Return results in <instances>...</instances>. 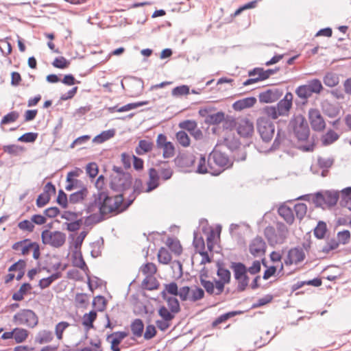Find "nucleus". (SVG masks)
Here are the masks:
<instances>
[{
  "label": "nucleus",
  "instance_id": "1",
  "mask_svg": "<svg viewBox=\"0 0 351 351\" xmlns=\"http://www.w3.org/2000/svg\"><path fill=\"white\" fill-rule=\"evenodd\" d=\"M123 200V196L117 194L114 196L104 193H93L90 201L85 205L84 210L90 213L84 221L85 226H92L106 219V215L119 208Z\"/></svg>",
  "mask_w": 351,
  "mask_h": 351
},
{
  "label": "nucleus",
  "instance_id": "2",
  "mask_svg": "<svg viewBox=\"0 0 351 351\" xmlns=\"http://www.w3.org/2000/svg\"><path fill=\"white\" fill-rule=\"evenodd\" d=\"M293 132L298 140V149L302 152H313L315 147L314 141L309 138L308 125L303 117H297L294 120Z\"/></svg>",
  "mask_w": 351,
  "mask_h": 351
},
{
  "label": "nucleus",
  "instance_id": "3",
  "mask_svg": "<svg viewBox=\"0 0 351 351\" xmlns=\"http://www.w3.org/2000/svg\"><path fill=\"white\" fill-rule=\"evenodd\" d=\"M114 173L110 176V189L124 197V191L130 189L132 184V177L128 172L123 171L121 167L113 165Z\"/></svg>",
  "mask_w": 351,
  "mask_h": 351
},
{
  "label": "nucleus",
  "instance_id": "4",
  "mask_svg": "<svg viewBox=\"0 0 351 351\" xmlns=\"http://www.w3.org/2000/svg\"><path fill=\"white\" fill-rule=\"evenodd\" d=\"M335 162V158L332 156H326L323 155H317L313 158L312 164L310 167V171L313 174H319L322 177L328 176L330 169Z\"/></svg>",
  "mask_w": 351,
  "mask_h": 351
},
{
  "label": "nucleus",
  "instance_id": "5",
  "mask_svg": "<svg viewBox=\"0 0 351 351\" xmlns=\"http://www.w3.org/2000/svg\"><path fill=\"white\" fill-rule=\"evenodd\" d=\"M66 239V234L59 230L51 232L45 229L41 232L42 243L56 248L62 247L65 243Z\"/></svg>",
  "mask_w": 351,
  "mask_h": 351
},
{
  "label": "nucleus",
  "instance_id": "6",
  "mask_svg": "<svg viewBox=\"0 0 351 351\" xmlns=\"http://www.w3.org/2000/svg\"><path fill=\"white\" fill-rule=\"evenodd\" d=\"M13 322L18 325H25L33 328L38 325V317L31 309H22L13 317Z\"/></svg>",
  "mask_w": 351,
  "mask_h": 351
},
{
  "label": "nucleus",
  "instance_id": "7",
  "mask_svg": "<svg viewBox=\"0 0 351 351\" xmlns=\"http://www.w3.org/2000/svg\"><path fill=\"white\" fill-rule=\"evenodd\" d=\"M323 86L319 80H313L307 84L300 86L295 90L297 95L302 99L311 97L313 93H319Z\"/></svg>",
  "mask_w": 351,
  "mask_h": 351
},
{
  "label": "nucleus",
  "instance_id": "8",
  "mask_svg": "<svg viewBox=\"0 0 351 351\" xmlns=\"http://www.w3.org/2000/svg\"><path fill=\"white\" fill-rule=\"evenodd\" d=\"M195 171L199 174L210 173L213 176H217L223 172V169L215 168L213 162H210V158L208 156L206 158V155H200V158Z\"/></svg>",
  "mask_w": 351,
  "mask_h": 351
},
{
  "label": "nucleus",
  "instance_id": "9",
  "mask_svg": "<svg viewBox=\"0 0 351 351\" xmlns=\"http://www.w3.org/2000/svg\"><path fill=\"white\" fill-rule=\"evenodd\" d=\"M257 128L261 138L265 141H270L274 134V125L266 117H260L257 120Z\"/></svg>",
  "mask_w": 351,
  "mask_h": 351
},
{
  "label": "nucleus",
  "instance_id": "10",
  "mask_svg": "<svg viewBox=\"0 0 351 351\" xmlns=\"http://www.w3.org/2000/svg\"><path fill=\"white\" fill-rule=\"evenodd\" d=\"M274 73V71L271 69L264 70L262 68H255L249 72V76L254 77L255 75H258V77L250 78L245 81L243 84L244 86H248L259 81L265 80Z\"/></svg>",
  "mask_w": 351,
  "mask_h": 351
},
{
  "label": "nucleus",
  "instance_id": "11",
  "mask_svg": "<svg viewBox=\"0 0 351 351\" xmlns=\"http://www.w3.org/2000/svg\"><path fill=\"white\" fill-rule=\"evenodd\" d=\"M128 335V331H116L107 335L106 341L110 343L111 351H121L119 345Z\"/></svg>",
  "mask_w": 351,
  "mask_h": 351
},
{
  "label": "nucleus",
  "instance_id": "12",
  "mask_svg": "<svg viewBox=\"0 0 351 351\" xmlns=\"http://www.w3.org/2000/svg\"><path fill=\"white\" fill-rule=\"evenodd\" d=\"M195 160V155H177L173 160L176 165L180 168L181 171L191 172V170L188 169L193 166Z\"/></svg>",
  "mask_w": 351,
  "mask_h": 351
},
{
  "label": "nucleus",
  "instance_id": "13",
  "mask_svg": "<svg viewBox=\"0 0 351 351\" xmlns=\"http://www.w3.org/2000/svg\"><path fill=\"white\" fill-rule=\"evenodd\" d=\"M210 158V162L215 164L219 169L223 171L230 168L233 165L232 155H208Z\"/></svg>",
  "mask_w": 351,
  "mask_h": 351
},
{
  "label": "nucleus",
  "instance_id": "14",
  "mask_svg": "<svg viewBox=\"0 0 351 351\" xmlns=\"http://www.w3.org/2000/svg\"><path fill=\"white\" fill-rule=\"evenodd\" d=\"M308 117L312 128L315 131H322L326 128V123L319 111L317 109H311Z\"/></svg>",
  "mask_w": 351,
  "mask_h": 351
},
{
  "label": "nucleus",
  "instance_id": "15",
  "mask_svg": "<svg viewBox=\"0 0 351 351\" xmlns=\"http://www.w3.org/2000/svg\"><path fill=\"white\" fill-rule=\"evenodd\" d=\"M238 134L243 137L251 136L254 133V125L247 119H239L235 124Z\"/></svg>",
  "mask_w": 351,
  "mask_h": 351
},
{
  "label": "nucleus",
  "instance_id": "16",
  "mask_svg": "<svg viewBox=\"0 0 351 351\" xmlns=\"http://www.w3.org/2000/svg\"><path fill=\"white\" fill-rule=\"evenodd\" d=\"M267 245L261 237L257 236L251 241L249 245V251L254 256H258L261 254H265L266 252Z\"/></svg>",
  "mask_w": 351,
  "mask_h": 351
},
{
  "label": "nucleus",
  "instance_id": "17",
  "mask_svg": "<svg viewBox=\"0 0 351 351\" xmlns=\"http://www.w3.org/2000/svg\"><path fill=\"white\" fill-rule=\"evenodd\" d=\"M282 96V92L278 89H269L262 92L258 95L261 103H273L276 101Z\"/></svg>",
  "mask_w": 351,
  "mask_h": 351
},
{
  "label": "nucleus",
  "instance_id": "18",
  "mask_svg": "<svg viewBox=\"0 0 351 351\" xmlns=\"http://www.w3.org/2000/svg\"><path fill=\"white\" fill-rule=\"evenodd\" d=\"M293 99V94L289 92L287 93L284 98L278 103L276 108L280 115L285 116L289 114V112L292 107Z\"/></svg>",
  "mask_w": 351,
  "mask_h": 351
},
{
  "label": "nucleus",
  "instance_id": "19",
  "mask_svg": "<svg viewBox=\"0 0 351 351\" xmlns=\"http://www.w3.org/2000/svg\"><path fill=\"white\" fill-rule=\"evenodd\" d=\"M156 145L158 149H162L163 154H173L174 145L167 141V136L163 134H159L156 139Z\"/></svg>",
  "mask_w": 351,
  "mask_h": 351
},
{
  "label": "nucleus",
  "instance_id": "20",
  "mask_svg": "<svg viewBox=\"0 0 351 351\" xmlns=\"http://www.w3.org/2000/svg\"><path fill=\"white\" fill-rule=\"evenodd\" d=\"M155 165L158 167V173H160V176L163 180L166 181L171 178L173 171L168 161L158 160Z\"/></svg>",
  "mask_w": 351,
  "mask_h": 351
},
{
  "label": "nucleus",
  "instance_id": "21",
  "mask_svg": "<svg viewBox=\"0 0 351 351\" xmlns=\"http://www.w3.org/2000/svg\"><path fill=\"white\" fill-rule=\"evenodd\" d=\"M160 176L158 170L155 168L152 167L149 169V180L147 182V188L145 191L149 193L159 186Z\"/></svg>",
  "mask_w": 351,
  "mask_h": 351
},
{
  "label": "nucleus",
  "instance_id": "22",
  "mask_svg": "<svg viewBox=\"0 0 351 351\" xmlns=\"http://www.w3.org/2000/svg\"><path fill=\"white\" fill-rule=\"evenodd\" d=\"M130 327L132 334V337H130L132 340H135L136 338H139L143 336L145 329V324L141 319H134L131 322Z\"/></svg>",
  "mask_w": 351,
  "mask_h": 351
},
{
  "label": "nucleus",
  "instance_id": "23",
  "mask_svg": "<svg viewBox=\"0 0 351 351\" xmlns=\"http://www.w3.org/2000/svg\"><path fill=\"white\" fill-rule=\"evenodd\" d=\"M230 268L233 271L234 277L236 280H240L242 278L248 277L247 267L241 262H232Z\"/></svg>",
  "mask_w": 351,
  "mask_h": 351
},
{
  "label": "nucleus",
  "instance_id": "24",
  "mask_svg": "<svg viewBox=\"0 0 351 351\" xmlns=\"http://www.w3.org/2000/svg\"><path fill=\"white\" fill-rule=\"evenodd\" d=\"M72 265L73 267H78L86 274L89 273L88 267L83 258L80 250H75L72 255Z\"/></svg>",
  "mask_w": 351,
  "mask_h": 351
},
{
  "label": "nucleus",
  "instance_id": "25",
  "mask_svg": "<svg viewBox=\"0 0 351 351\" xmlns=\"http://www.w3.org/2000/svg\"><path fill=\"white\" fill-rule=\"evenodd\" d=\"M256 99L254 97H246L235 101L232 104V108L236 111H241L245 108H251L254 106Z\"/></svg>",
  "mask_w": 351,
  "mask_h": 351
},
{
  "label": "nucleus",
  "instance_id": "26",
  "mask_svg": "<svg viewBox=\"0 0 351 351\" xmlns=\"http://www.w3.org/2000/svg\"><path fill=\"white\" fill-rule=\"evenodd\" d=\"M224 265L225 264L223 261L218 260L217 261V276L219 277L218 279L230 282L231 272L228 269L225 268Z\"/></svg>",
  "mask_w": 351,
  "mask_h": 351
},
{
  "label": "nucleus",
  "instance_id": "27",
  "mask_svg": "<svg viewBox=\"0 0 351 351\" xmlns=\"http://www.w3.org/2000/svg\"><path fill=\"white\" fill-rule=\"evenodd\" d=\"M278 215L283 218V219L289 225L292 224L294 221V215L291 208L285 205L282 204L278 208Z\"/></svg>",
  "mask_w": 351,
  "mask_h": 351
},
{
  "label": "nucleus",
  "instance_id": "28",
  "mask_svg": "<svg viewBox=\"0 0 351 351\" xmlns=\"http://www.w3.org/2000/svg\"><path fill=\"white\" fill-rule=\"evenodd\" d=\"M32 289V287L29 282H23L19 289L12 294V300L16 302L22 301L24 299V295L28 294Z\"/></svg>",
  "mask_w": 351,
  "mask_h": 351
},
{
  "label": "nucleus",
  "instance_id": "29",
  "mask_svg": "<svg viewBox=\"0 0 351 351\" xmlns=\"http://www.w3.org/2000/svg\"><path fill=\"white\" fill-rule=\"evenodd\" d=\"M88 194V189L86 186H82V188L69 195V201L71 204H77L81 202L87 197Z\"/></svg>",
  "mask_w": 351,
  "mask_h": 351
},
{
  "label": "nucleus",
  "instance_id": "30",
  "mask_svg": "<svg viewBox=\"0 0 351 351\" xmlns=\"http://www.w3.org/2000/svg\"><path fill=\"white\" fill-rule=\"evenodd\" d=\"M148 104H149L148 101H139V102H136V103L128 104H126L121 108H118V106L110 107L108 108V110L110 112H126V111H129V110L135 109L136 108H138V107H141V106H143L145 105H147Z\"/></svg>",
  "mask_w": 351,
  "mask_h": 351
},
{
  "label": "nucleus",
  "instance_id": "31",
  "mask_svg": "<svg viewBox=\"0 0 351 351\" xmlns=\"http://www.w3.org/2000/svg\"><path fill=\"white\" fill-rule=\"evenodd\" d=\"M264 234L270 245L282 244L274 227L271 226H267L264 230Z\"/></svg>",
  "mask_w": 351,
  "mask_h": 351
},
{
  "label": "nucleus",
  "instance_id": "32",
  "mask_svg": "<svg viewBox=\"0 0 351 351\" xmlns=\"http://www.w3.org/2000/svg\"><path fill=\"white\" fill-rule=\"evenodd\" d=\"M324 204L329 207L335 206L339 198V194L337 191L326 190L324 191Z\"/></svg>",
  "mask_w": 351,
  "mask_h": 351
},
{
  "label": "nucleus",
  "instance_id": "33",
  "mask_svg": "<svg viewBox=\"0 0 351 351\" xmlns=\"http://www.w3.org/2000/svg\"><path fill=\"white\" fill-rule=\"evenodd\" d=\"M97 311L93 309L83 315L82 325L84 326L86 331L94 327L93 323L97 319Z\"/></svg>",
  "mask_w": 351,
  "mask_h": 351
},
{
  "label": "nucleus",
  "instance_id": "34",
  "mask_svg": "<svg viewBox=\"0 0 351 351\" xmlns=\"http://www.w3.org/2000/svg\"><path fill=\"white\" fill-rule=\"evenodd\" d=\"M166 245L169 250L177 256H180L182 252V247L178 239L168 237L167 239Z\"/></svg>",
  "mask_w": 351,
  "mask_h": 351
},
{
  "label": "nucleus",
  "instance_id": "35",
  "mask_svg": "<svg viewBox=\"0 0 351 351\" xmlns=\"http://www.w3.org/2000/svg\"><path fill=\"white\" fill-rule=\"evenodd\" d=\"M141 286L143 289L153 291L159 288L160 283L154 276H146L142 281Z\"/></svg>",
  "mask_w": 351,
  "mask_h": 351
},
{
  "label": "nucleus",
  "instance_id": "36",
  "mask_svg": "<svg viewBox=\"0 0 351 351\" xmlns=\"http://www.w3.org/2000/svg\"><path fill=\"white\" fill-rule=\"evenodd\" d=\"M12 330L13 339H14L16 343H21L24 342L28 337L29 332L25 328L16 327Z\"/></svg>",
  "mask_w": 351,
  "mask_h": 351
},
{
  "label": "nucleus",
  "instance_id": "37",
  "mask_svg": "<svg viewBox=\"0 0 351 351\" xmlns=\"http://www.w3.org/2000/svg\"><path fill=\"white\" fill-rule=\"evenodd\" d=\"M326 223L324 221H319L313 229V234L317 239H323L328 232Z\"/></svg>",
  "mask_w": 351,
  "mask_h": 351
},
{
  "label": "nucleus",
  "instance_id": "38",
  "mask_svg": "<svg viewBox=\"0 0 351 351\" xmlns=\"http://www.w3.org/2000/svg\"><path fill=\"white\" fill-rule=\"evenodd\" d=\"M53 338L52 332L43 330L38 332L35 337V341L40 344H43L51 341Z\"/></svg>",
  "mask_w": 351,
  "mask_h": 351
},
{
  "label": "nucleus",
  "instance_id": "39",
  "mask_svg": "<svg viewBox=\"0 0 351 351\" xmlns=\"http://www.w3.org/2000/svg\"><path fill=\"white\" fill-rule=\"evenodd\" d=\"M243 313L241 311H232L227 313H225L221 315H219L217 319H215L213 323L212 326L213 327L217 326L218 324L223 323L228 320V319L233 317L236 315H241Z\"/></svg>",
  "mask_w": 351,
  "mask_h": 351
},
{
  "label": "nucleus",
  "instance_id": "40",
  "mask_svg": "<svg viewBox=\"0 0 351 351\" xmlns=\"http://www.w3.org/2000/svg\"><path fill=\"white\" fill-rule=\"evenodd\" d=\"M114 135L115 130L114 129L103 131L93 139V142L100 144L112 138Z\"/></svg>",
  "mask_w": 351,
  "mask_h": 351
},
{
  "label": "nucleus",
  "instance_id": "41",
  "mask_svg": "<svg viewBox=\"0 0 351 351\" xmlns=\"http://www.w3.org/2000/svg\"><path fill=\"white\" fill-rule=\"evenodd\" d=\"M107 300L104 295H98L95 296L92 302L93 307L99 312L104 311L106 308Z\"/></svg>",
  "mask_w": 351,
  "mask_h": 351
},
{
  "label": "nucleus",
  "instance_id": "42",
  "mask_svg": "<svg viewBox=\"0 0 351 351\" xmlns=\"http://www.w3.org/2000/svg\"><path fill=\"white\" fill-rule=\"evenodd\" d=\"M289 252L291 253L293 258L294 259V263L298 264L299 263L303 261L305 258V253L302 248L299 246L293 247L290 249Z\"/></svg>",
  "mask_w": 351,
  "mask_h": 351
},
{
  "label": "nucleus",
  "instance_id": "43",
  "mask_svg": "<svg viewBox=\"0 0 351 351\" xmlns=\"http://www.w3.org/2000/svg\"><path fill=\"white\" fill-rule=\"evenodd\" d=\"M339 134L335 131L330 130L322 137V143L324 145H329L339 138Z\"/></svg>",
  "mask_w": 351,
  "mask_h": 351
},
{
  "label": "nucleus",
  "instance_id": "44",
  "mask_svg": "<svg viewBox=\"0 0 351 351\" xmlns=\"http://www.w3.org/2000/svg\"><path fill=\"white\" fill-rule=\"evenodd\" d=\"M262 112L264 114L263 117L267 119H276L280 116L276 106H265L263 108Z\"/></svg>",
  "mask_w": 351,
  "mask_h": 351
},
{
  "label": "nucleus",
  "instance_id": "45",
  "mask_svg": "<svg viewBox=\"0 0 351 351\" xmlns=\"http://www.w3.org/2000/svg\"><path fill=\"white\" fill-rule=\"evenodd\" d=\"M166 302H167V306L170 311H171V313L176 315L180 312V304L177 298L170 296L167 298V300H166Z\"/></svg>",
  "mask_w": 351,
  "mask_h": 351
},
{
  "label": "nucleus",
  "instance_id": "46",
  "mask_svg": "<svg viewBox=\"0 0 351 351\" xmlns=\"http://www.w3.org/2000/svg\"><path fill=\"white\" fill-rule=\"evenodd\" d=\"M158 260L159 263L167 265L171 260V255L165 247H161L158 250Z\"/></svg>",
  "mask_w": 351,
  "mask_h": 351
},
{
  "label": "nucleus",
  "instance_id": "47",
  "mask_svg": "<svg viewBox=\"0 0 351 351\" xmlns=\"http://www.w3.org/2000/svg\"><path fill=\"white\" fill-rule=\"evenodd\" d=\"M276 230L278 236V238L281 241V243H283L285 239H287L288 234V228L287 226L282 222L278 221L276 223Z\"/></svg>",
  "mask_w": 351,
  "mask_h": 351
},
{
  "label": "nucleus",
  "instance_id": "48",
  "mask_svg": "<svg viewBox=\"0 0 351 351\" xmlns=\"http://www.w3.org/2000/svg\"><path fill=\"white\" fill-rule=\"evenodd\" d=\"M71 222H64V226H66V229L69 232H76L77 231L82 225L84 223L83 218L73 219Z\"/></svg>",
  "mask_w": 351,
  "mask_h": 351
},
{
  "label": "nucleus",
  "instance_id": "49",
  "mask_svg": "<svg viewBox=\"0 0 351 351\" xmlns=\"http://www.w3.org/2000/svg\"><path fill=\"white\" fill-rule=\"evenodd\" d=\"M204 296V290L200 287L195 285L194 288L191 290L190 301L192 302H195L203 299Z\"/></svg>",
  "mask_w": 351,
  "mask_h": 351
},
{
  "label": "nucleus",
  "instance_id": "50",
  "mask_svg": "<svg viewBox=\"0 0 351 351\" xmlns=\"http://www.w3.org/2000/svg\"><path fill=\"white\" fill-rule=\"evenodd\" d=\"M136 193H134V191L130 194V195L128 197V199L125 202L123 203V201L122 202L121 204L119 206V208L116 209L117 213H120L121 212H123L126 210L129 206L134 202L135 199L137 197Z\"/></svg>",
  "mask_w": 351,
  "mask_h": 351
},
{
  "label": "nucleus",
  "instance_id": "51",
  "mask_svg": "<svg viewBox=\"0 0 351 351\" xmlns=\"http://www.w3.org/2000/svg\"><path fill=\"white\" fill-rule=\"evenodd\" d=\"M224 117L225 114L223 112H218L217 113L208 115L205 121L212 125L218 124L223 121Z\"/></svg>",
  "mask_w": 351,
  "mask_h": 351
},
{
  "label": "nucleus",
  "instance_id": "52",
  "mask_svg": "<svg viewBox=\"0 0 351 351\" xmlns=\"http://www.w3.org/2000/svg\"><path fill=\"white\" fill-rule=\"evenodd\" d=\"M176 138L179 144L182 147H187L190 145V138L184 131L178 132L176 134Z\"/></svg>",
  "mask_w": 351,
  "mask_h": 351
},
{
  "label": "nucleus",
  "instance_id": "53",
  "mask_svg": "<svg viewBox=\"0 0 351 351\" xmlns=\"http://www.w3.org/2000/svg\"><path fill=\"white\" fill-rule=\"evenodd\" d=\"M154 147V143L150 139H143L141 140L138 143V146L136 147V152H139V149L143 151V152H149L152 150Z\"/></svg>",
  "mask_w": 351,
  "mask_h": 351
},
{
  "label": "nucleus",
  "instance_id": "54",
  "mask_svg": "<svg viewBox=\"0 0 351 351\" xmlns=\"http://www.w3.org/2000/svg\"><path fill=\"white\" fill-rule=\"evenodd\" d=\"M141 271L146 276L152 277L157 271L156 266L153 263H147L141 267Z\"/></svg>",
  "mask_w": 351,
  "mask_h": 351
},
{
  "label": "nucleus",
  "instance_id": "55",
  "mask_svg": "<svg viewBox=\"0 0 351 351\" xmlns=\"http://www.w3.org/2000/svg\"><path fill=\"white\" fill-rule=\"evenodd\" d=\"M88 295L84 293H77L75 297L76 305L79 307L86 308L88 305Z\"/></svg>",
  "mask_w": 351,
  "mask_h": 351
},
{
  "label": "nucleus",
  "instance_id": "56",
  "mask_svg": "<svg viewBox=\"0 0 351 351\" xmlns=\"http://www.w3.org/2000/svg\"><path fill=\"white\" fill-rule=\"evenodd\" d=\"M294 211L296 217L299 220H302L306 214L307 206L304 203H298L294 206Z\"/></svg>",
  "mask_w": 351,
  "mask_h": 351
},
{
  "label": "nucleus",
  "instance_id": "57",
  "mask_svg": "<svg viewBox=\"0 0 351 351\" xmlns=\"http://www.w3.org/2000/svg\"><path fill=\"white\" fill-rule=\"evenodd\" d=\"M158 313L162 319L165 321H171L175 317V314L168 310L165 306H160L158 310Z\"/></svg>",
  "mask_w": 351,
  "mask_h": 351
},
{
  "label": "nucleus",
  "instance_id": "58",
  "mask_svg": "<svg viewBox=\"0 0 351 351\" xmlns=\"http://www.w3.org/2000/svg\"><path fill=\"white\" fill-rule=\"evenodd\" d=\"M191 290L189 286H183L179 288L178 296L182 302L190 301Z\"/></svg>",
  "mask_w": 351,
  "mask_h": 351
},
{
  "label": "nucleus",
  "instance_id": "59",
  "mask_svg": "<svg viewBox=\"0 0 351 351\" xmlns=\"http://www.w3.org/2000/svg\"><path fill=\"white\" fill-rule=\"evenodd\" d=\"M337 242H339V244L346 245L349 243L351 237L350 232L348 230H343L342 231H339L337 234Z\"/></svg>",
  "mask_w": 351,
  "mask_h": 351
},
{
  "label": "nucleus",
  "instance_id": "60",
  "mask_svg": "<svg viewBox=\"0 0 351 351\" xmlns=\"http://www.w3.org/2000/svg\"><path fill=\"white\" fill-rule=\"evenodd\" d=\"M339 245V242H337L335 238H332L329 241L322 247L320 252L324 254H328L330 251L337 249Z\"/></svg>",
  "mask_w": 351,
  "mask_h": 351
},
{
  "label": "nucleus",
  "instance_id": "61",
  "mask_svg": "<svg viewBox=\"0 0 351 351\" xmlns=\"http://www.w3.org/2000/svg\"><path fill=\"white\" fill-rule=\"evenodd\" d=\"M178 126L182 130L191 132L197 128V123L194 120H185L180 122Z\"/></svg>",
  "mask_w": 351,
  "mask_h": 351
},
{
  "label": "nucleus",
  "instance_id": "62",
  "mask_svg": "<svg viewBox=\"0 0 351 351\" xmlns=\"http://www.w3.org/2000/svg\"><path fill=\"white\" fill-rule=\"evenodd\" d=\"M324 84L329 87H334L339 83V77L334 73H327L324 78Z\"/></svg>",
  "mask_w": 351,
  "mask_h": 351
},
{
  "label": "nucleus",
  "instance_id": "63",
  "mask_svg": "<svg viewBox=\"0 0 351 351\" xmlns=\"http://www.w3.org/2000/svg\"><path fill=\"white\" fill-rule=\"evenodd\" d=\"M56 202L62 208H66L68 207V198L67 195L62 189L58 191V197L56 198Z\"/></svg>",
  "mask_w": 351,
  "mask_h": 351
},
{
  "label": "nucleus",
  "instance_id": "64",
  "mask_svg": "<svg viewBox=\"0 0 351 351\" xmlns=\"http://www.w3.org/2000/svg\"><path fill=\"white\" fill-rule=\"evenodd\" d=\"M52 65L56 68L63 69L69 66L70 62L64 57L60 56L54 59Z\"/></svg>",
  "mask_w": 351,
  "mask_h": 351
}]
</instances>
